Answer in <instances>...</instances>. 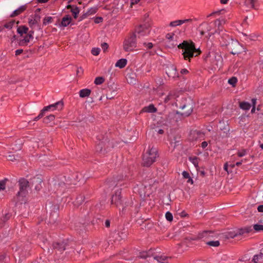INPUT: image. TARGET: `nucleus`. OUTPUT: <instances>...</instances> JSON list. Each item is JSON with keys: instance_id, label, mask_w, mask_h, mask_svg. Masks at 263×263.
Returning <instances> with one entry per match:
<instances>
[{"instance_id": "nucleus-1", "label": "nucleus", "mask_w": 263, "mask_h": 263, "mask_svg": "<svg viewBox=\"0 0 263 263\" xmlns=\"http://www.w3.org/2000/svg\"><path fill=\"white\" fill-rule=\"evenodd\" d=\"M166 46L169 48H173L177 46L182 49V55L185 60L190 61L194 57H197L201 53L200 49L196 48L195 43L191 41H184L179 43V37L174 33H168L165 35Z\"/></svg>"}, {"instance_id": "nucleus-2", "label": "nucleus", "mask_w": 263, "mask_h": 263, "mask_svg": "<svg viewBox=\"0 0 263 263\" xmlns=\"http://www.w3.org/2000/svg\"><path fill=\"white\" fill-rule=\"evenodd\" d=\"M88 178V176L85 175L82 178V174L78 173L73 174L71 177H68L67 179L66 176L61 175L55 180L54 185L57 192L58 194L63 193L67 188V185L76 184L79 182H80V184L84 183Z\"/></svg>"}, {"instance_id": "nucleus-3", "label": "nucleus", "mask_w": 263, "mask_h": 263, "mask_svg": "<svg viewBox=\"0 0 263 263\" xmlns=\"http://www.w3.org/2000/svg\"><path fill=\"white\" fill-rule=\"evenodd\" d=\"M42 180L39 177L33 178L30 182L22 178L19 180L20 190L16 196L17 201L21 203H25L26 201V196L28 191L33 185L35 190L39 191L41 187Z\"/></svg>"}, {"instance_id": "nucleus-4", "label": "nucleus", "mask_w": 263, "mask_h": 263, "mask_svg": "<svg viewBox=\"0 0 263 263\" xmlns=\"http://www.w3.org/2000/svg\"><path fill=\"white\" fill-rule=\"evenodd\" d=\"M223 23H224L223 20H216L215 21V27H217V29L215 30V32L219 34L221 33L222 35L221 39L224 40L223 45L227 46L229 45V48L232 50L231 51L232 54L234 55L240 53L243 48L242 46L237 41L232 40L229 35L222 33L223 30L221 25Z\"/></svg>"}, {"instance_id": "nucleus-5", "label": "nucleus", "mask_w": 263, "mask_h": 263, "mask_svg": "<svg viewBox=\"0 0 263 263\" xmlns=\"http://www.w3.org/2000/svg\"><path fill=\"white\" fill-rule=\"evenodd\" d=\"M123 46V49L126 52L134 51L137 46L136 34H133L128 38L125 39Z\"/></svg>"}, {"instance_id": "nucleus-6", "label": "nucleus", "mask_w": 263, "mask_h": 263, "mask_svg": "<svg viewBox=\"0 0 263 263\" xmlns=\"http://www.w3.org/2000/svg\"><path fill=\"white\" fill-rule=\"evenodd\" d=\"M121 194V189H117L112 196L111 202V204L116 205L117 207L122 205L123 208L121 211L123 212L125 208L128 206V203H127V202H123Z\"/></svg>"}, {"instance_id": "nucleus-7", "label": "nucleus", "mask_w": 263, "mask_h": 263, "mask_svg": "<svg viewBox=\"0 0 263 263\" xmlns=\"http://www.w3.org/2000/svg\"><path fill=\"white\" fill-rule=\"evenodd\" d=\"M205 60L209 62L212 66H218L219 63H221L222 60L221 56L215 51H210L205 56Z\"/></svg>"}, {"instance_id": "nucleus-8", "label": "nucleus", "mask_w": 263, "mask_h": 263, "mask_svg": "<svg viewBox=\"0 0 263 263\" xmlns=\"http://www.w3.org/2000/svg\"><path fill=\"white\" fill-rule=\"evenodd\" d=\"M167 260V256L155 254L152 249H149V263H168Z\"/></svg>"}, {"instance_id": "nucleus-9", "label": "nucleus", "mask_w": 263, "mask_h": 263, "mask_svg": "<svg viewBox=\"0 0 263 263\" xmlns=\"http://www.w3.org/2000/svg\"><path fill=\"white\" fill-rule=\"evenodd\" d=\"M185 101L186 102L183 104L180 105L179 107L182 110L186 109V110L181 113V115L182 116L187 117L192 114L194 106V104L190 99H189L188 101L185 99Z\"/></svg>"}, {"instance_id": "nucleus-10", "label": "nucleus", "mask_w": 263, "mask_h": 263, "mask_svg": "<svg viewBox=\"0 0 263 263\" xmlns=\"http://www.w3.org/2000/svg\"><path fill=\"white\" fill-rule=\"evenodd\" d=\"M110 145V142L107 141V139H105L104 141L99 142L97 144L96 148V151L99 153L104 154L109 150V147Z\"/></svg>"}, {"instance_id": "nucleus-11", "label": "nucleus", "mask_w": 263, "mask_h": 263, "mask_svg": "<svg viewBox=\"0 0 263 263\" xmlns=\"http://www.w3.org/2000/svg\"><path fill=\"white\" fill-rule=\"evenodd\" d=\"M166 73L169 78L173 79L179 77V73L177 69L173 65H171L166 67Z\"/></svg>"}, {"instance_id": "nucleus-12", "label": "nucleus", "mask_w": 263, "mask_h": 263, "mask_svg": "<svg viewBox=\"0 0 263 263\" xmlns=\"http://www.w3.org/2000/svg\"><path fill=\"white\" fill-rule=\"evenodd\" d=\"M148 32V30L146 25H141L136 29V37L139 39L143 38L144 36H146Z\"/></svg>"}, {"instance_id": "nucleus-13", "label": "nucleus", "mask_w": 263, "mask_h": 263, "mask_svg": "<svg viewBox=\"0 0 263 263\" xmlns=\"http://www.w3.org/2000/svg\"><path fill=\"white\" fill-rule=\"evenodd\" d=\"M158 157L159 154L157 148L156 147L151 148L149 150V164L155 162Z\"/></svg>"}, {"instance_id": "nucleus-14", "label": "nucleus", "mask_w": 263, "mask_h": 263, "mask_svg": "<svg viewBox=\"0 0 263 263\" xmlns=\"http://www.w3.org/2000/svg\"><path fill=\"white\" fill-rule=\"evenodd\" d=\"M63 102L61 101H58L54 104L49 105L47 106L44 107L43 111H46L48 110H54L56 109L61 110L63 107Z\"/></svg>"}, {"instance_id": "nucleus-15", "label": "nucleus", "mask_w": 263, "mask_h": 263, "mask_svg": "<svg viewBox=\"0 0 263 263\" xmlns=\"http://www.w3.org/2000/svg\"><path fill=\"white\" fill-rule=\"evenodd\" d=\"M126 178H128L127 175L123 176L117 177L114 180H109L107 181L106 184L110 187L111 186L115 184V186H121L122 184L120 183L119 182L122 180H125Z\"/></svg>"}, {"instance_id": "nucleus-16", "label": "nucleus", "mask_w": 263, "mask_h": 263, "mask_svg": "<svg viewBox=\"0 0 263 263\" xmlns=\"http://www.w3.org/2000/svg\"><path fill=\"white\" fill-rule=\"evenodd\" d=\"M214 232L212 231H203L198 234V238L203 239L204 240L213 237Z\"/></svg>"}, {"instance_id": "nucleus-17", "label": "nucleus", "mask_w": 263, "mask_h": 263, "mask_svg": "<svg viewBox=\"0 0 263 263\" xmlns=\"http://www.w3.org/2000/svg\"><path fill=\"white\" fill-rule=\"evenodd\" d=\"M52 246L56 254H58V253H61L62 252L66 249L65 244L64 242H55L53 243Z\"/></svg>"}, {"instance_id": "nucleus-18", "label": "nucleus", "mask_w": 263, "mask_h": 263, "mask_svg": "<svg viewBox=\"0 0 263 263\" xmlns=\"http://www.w3.org/2000/svg\"><path fill=\"white\" fill-rule=\"evenodd\" d=\"M32 33L33 32H29L23 39L20 40L19 44L21 46L26 45L31 40L33 39Z\"/></svg>"}, {"instance_id": "nucleus-19", "label": "nucleus", "mask_w": 263, "mask_h": 263, "mask_svg": "<svg viewBox=\"0 0 263 263\" xmlns=\"http://www.w3.org/2000/svg\"><path fill=\"white\" fill-rule=\"evenodd\" d=\"M71 17L68 15L63 17L62 19L61 24L59 25V27H65L68 26L71 22Z\"/></svg>"}, {"instance_id": "nucleus-20", "label": "nucleus", "mask_w": 263, "mask_h": 263, "mask_svg": "<svg viewBox=\"0 0 263 263\" xmlns=\"http://www.w3.org/2000/svg\"><path fill=\"white\" fill-rule=\"evenodd\" d=\"M192 19H185L180 20H176L170 22L169 26L172 27L180 26L185 23L191 22Z\"/></svg>"}, {"instance_id": "nucleus-21", "label": "nucleus", "mask_w": 263, "mask_h": 263, "mask_svg": "<svg viewBox=\"0 0 263 263\" xmlns=\"http://www.w3.org/2000/svg\"><path fill=\"white\" fill-rule=\"evenodd\" d=\"M26 8L25 5H22L20 6L18 9L15 10L13 11L12 13L11 14V17H14L15 16L18 15L22 12H23Z\"/></svg>"}, {"instance_id": "nucleus-22", "label": "nucleus", "mask_w": 263, "mask_h": 263, "mask_svg": "<svg viewBox=\"0 0 263 263\" xmlns=\"http://www.w3.org/2000/svg\"><path fill=\"white\" fill-rule=\"evenodd\" d=\"M146 187L143 186V185H141L139 189V194L141 198L143 199H146V198L148 196V195L146 194V192L145 191Z\"/></svg>"}, {"instance_id": "nucleus-23", "label": "nucleus", "mask_w": 263, "mask_h": 263, "mask_svg": "<svg viewBox=\"0 0 263 263\" xmlns=\"http://www.w3.org/2000/svg\"><path fill=\"white\" fill-rule=\"evenodd\" d=\"M91 93V90L89 89L85 88L81 89L79 91V95L80 97L81 98H85L88 97Z\"/></svg>"}, {"instance_id": "nucleus-24", "label": "nucleus", "mask_w": 263, "mask_h": 263, "mask_svg": "<svg viewBox=\"0 0 263 263\" xmlns=\"http://www.w3.org/2000/svg\"><path fill=\"white\" fill-rule=\"evenodd\" d=\"M127 64V60L125 59H121L119 60L116 63V67L123 68Z\"/></svg>"}, {"instance_id": "nucleus-25", "label": "nucleus", "mask_w": 263, "mask_h": 263, "mask_svg": "<svg viewBox=\"0 0 263 263\" xmlns=\"http://www.w3.org/2000/svg\"><path fill=\"white\" fill-rule=\"evenodd\" d=\"M251 105L248 102H239V107L245 110H248L250 109Z\"/></svg>"}, {"instance_id": "nucleus-26", "label": "nucleus", "mask_w": 263, "mask_h": 263, "mask_svg": "<svg viewBox=\"0 0 263 263\" xmlns=\"http://www.w3.org/2000/svg\"><path fill=\"white\" fill-rule=\"evenodd\" d=\"M98 8L97 7H93L89 8L86 13L84 14L83 18H85L87 16L95 14Z\"/></svg>"}, {"instance_id": "nucleus-27", "label": "nucleus", "mask_w": 263, "mask_h": 263, "mask_svg": "<svg viewBox=\"0 0 263 263\" xmlns=\"http://www.w3.org/2000/svg\"><path fill=\"white\" fill-rule=\"evenodd\" d=\"M189 161L192 162L194 166L197 168L198 167L199 158L196 156L190 157L189 158Z\"/></svg>"}, {"instance_id": "nucleus-28", "label": "nucleus", "mask_w": 263, "mask_h": 263, "mask_svg": "<svg viewBox=\"0 0 263 263\" xmlns=\"http://www.w3.org/2000/svg\"><path fill=\"white\" fill-rule=\"evenodd\" d=\"M182 176L185 179H187V182L189 183H191V184H193V180L192 178L190 177L189 173L186 171H183L182 173Z\"/></svg>"}, {"instance_id": "nucleus-29", "label": "nucleus", "mask_w": 263, "mask_h": 263, "mask_svg": "<svg viewBox=\"0 0 263 263\" xmlns=\"http://www.w3.org/2000/svg\"><path fill=\"white\" fill-rule=\"evenodd\" d=\"M84 200V197L83 195H80L74 201V205L79 206L83 203Z\"/></svg>"}, {"instance_id": "nucleus-30", "label": "nucleus", "mask_w": 263, "mask_h": 263, "mask_svg": "<svg viewBox=\"0 0 263 263\" xmlns=\"http://www.w3.org/2000/svg\"><path fill=\"white\" fill-rule=\"evenodd\" d=\"M68 8H71V12H72L74 18H76L78 16V14L79 13V9L78 7H73L69 5Z\"/></svg>"}, {"instance_id": "nucleus-31", "label": "nucleus", "mask_w": 263, "mask_h": 263, "mask_svg": "<svg viewBox=\"0 0 263 263\" xmlns=\"http://www.w3.org/2000/svg\"><path fill=\"white\" fill-rule=\"evenodd\" d=\"M28 30V28L25 26H20L17 29L18 33H19L21 36H22L23 34H26Z\"/></svg>"}, {"instance_id": "nucleus-32", "label": "nucleus", "mask_w": 263, "mask_h": 263, "mask_svg": "<svg viewBox=\"0 0 263 263\" xmlns=\"http://www.w3.org/2000/svg\"><path fill=\"white\" fill-rule=\"evenodd\" d=\"M176 97H177V96L176 95V93L174 91H171L169 93V94L165 98L164 102L165 103H167L169 101H171L173 99H175Z\"/></svg>"}, {"instance_id": "nucleus-33", "label": "nucleus", "mask_w": 263, "mask_h": 263, "mask_svg": "<svg viewBox=\"0 0 263 263\" xmlns=\"http://www.w3.org/2000/svg\"><path fill=\"white\" fill-rule=\"evenodd\" d=\"M251 230L250 228H247L245 229H241L238 230V232L236 233L234 236H236L238 235H242L245 233H249Z\"/></svg>"}, {"instance_id": "nucleus-34", "label": "nucleus", "mask_w": 263, "mask_h": 263, "mask_svg": "<svg viewBox=\"0 0 263 263\" xmlns=\"http://www.w3.org/2000/svg\"><path fill=\"white\" fill-rule=\"evenodd\" d=\"M54 118L55 117L53 115H50L44 118L43 122L45 123L48 124L53 121L54 119Z\"/></svg>"}, {"instance_id": "nucleus-35", "label": "nucleus", "mask_w": 263, "mask_h": 263, "mask_svg": "<svg viewBox=\"0 0 263 263\" xmlns=\"http://www.w3.org/2000/svg\"><path fill=\"white\" fill-rule=\"evenodd\" d=\"M159 28L155 26H151L149 23V33L153 32L154 33H158L159 31Z\"/></svg>"}, {"instance_id": "nucleus-36", "label": "nucleus", "mask_w": 263, "mask_h": 263, "mask_svg": "<svg viewBox=\"0 0 263 263\" xmlns=\"http://www.w3.org/2000/svg\"><path fill=\"white\" fill-rule=\"evenodd\" d=\"M105 81L104 78L102 77H97L95 80V84L96 85H100L102 84Z\"/></svg>"}, {"instance_id": "nucleus-37", "label": "nucleus", "mask_w": 263, "mask_h": 263, "mask_svg": "<svg viewBox=\"0 0 263 263\" xmlns=\"http://www.w3.org/2000/svg\"><path fill=\"white\" fill-rule=\"evenodd\" d=\"M260 259H263V255L261 252H260V253L258 255H254L253 256L252 260L254 262L256 263L259 261Z\"/></svg>"}, {"instance_id": "nucleus-38", "label": "nucleus", "mask_w": 263, "mask_h": 263, "mask_svg": "<svg viewBox=\"0 0 263 263\" xmlns=\"http://www.w3.org/2000/svg\"><path fill=\"white\" fill-rule=\"evenodd\" d=\"M253 228L256 232L263 231V224H255L253 226Z\"/></svg>"}, {"instance_id": "nucleus-39", "label": "nucleus", "mask_w": 263, "mask_h": 263, "mask_svg": "<svg viewBox=\"0 0 263 263\" xmlns=\"http://www.w3.org/2000/svg\"><path fill=\"white\" fill-rule=\"evenodd\" d=\"M206 244L212 247H218L219 246L220 243L219 241L218 240L216 241H209L206 242Z\"/></svg>"}, {"instance_id": "nucleus-40", "label": "nucleus", "mask_w": 263, "mask_h": 263, "mask_svg": "<svg viewBox=\"0 0 263 263\" xmlns=\"http://www.w3.org/2000/svg\"><path fill=\"white\" fill-rule=\"evenodd\" d=\"M52 17L51 16H47L44 18L43 20V24L44 25H47V24L52 22Z\"/></svg>"}, {"instance_id": "nucleus-41", "label": "nucleus", "mask_w": 263, "mask_h": 263, "mask_svg": "<svg viewBox=\"0 0 263 263\" xmlns=\"http://www.w3.org/2000/svg\"><path fill=\"white\" fill-rule=\"evenodd\" d=\"M7 181V179H5L4 180H0V191H4L6 189V182Z\"/></svg>"}, {"instance_id": "nucleus-42", "label": "nucleus", "mask_w": 263, "mask_h": 263, "mask_svg": "<svg viewBox=\"0 0 263 263\" xmlns=\"http://www.w3.org/2000/svg\"><path fill=\"white\" fill-rule=\"evenodd\" d=\"M11 216V215L9 213V212H7L6 211H5V213L3 214V216L1 218V219L3 221H5L9 219Z\"/></svg>"}, {"instance_id": "nucleus-43", "label": "nucleus", "mask_w": 263, "mask_h": 263, "mask_svg": "<svg viewBox=\"0 0 263 263\" xmlns=\"http://www.w3.org/2000/svg\"><path fill=\"white\" fill-rule=\"evenodd\" d=\"M165 218L168 221H172L173 219V216L172 214L170 212H167L165 213Z\"/></svg>"}, {"instance_id": "nucleus-44", "label": "nucleus", "mask_w": 263, "mask_h": 263, "mask_svg": "<svg viewBox=\"0 0 263 263\" xmlns=\"http://www.w3.org/2000/svg\"><path fill=\"white\" fill-rule=\"evenodd\" d=\"M100 52V49L99 48H93L91 50V53L93 55H98Z\"/></svg>"}, {"instance_id": "nucleus-45", "label": "nucleus", "mask_w": 263, "mask_h": 263, "mask_svg": "<svg viewBox=\"0 0 263 263\" xmlns=\"http://www.w3.org/2000/svg\"><path fill=\"white\" fill-rule=\"evenodd\" d=\"M139 257L141 258L146 259L148 257V252L147 251L140 252Z\"/></svg>"}, {"instance_id": "nucleus-46", "label": "nucleus", "mask_w": 263, "mask_h": 263, "mask_svg": "<svg viewBox=\"0 0 263 263\" xmlns=\"http://www.w3.org/2000/svg\"><path fill=\"white\" fill-rule=\"evenodd\" d=\"M237 80L235 77H233L230 79L228 81V83L232 85H235L237 83Z\"/></svg>"}, {"instance_id": "nucleus-47", "label": "nucleus", "mask_w": 263, "mask_h": 263, "mask_svg": "<svg viewBox=\"0 0 263 263\" xmlns=\"http://www.w3.org/2000/svg\"><path fill=\"white\" fill-rule=\"evenodd\" d=\"M157 111V108L153 104H149V112L153 113Z\"/></svg>"}, {"instance_id": "nucleus-48", "label": "nucleus", "mask_w": 263, "mask_h": 263, "mask_svg": "<svg viewBox=\"0 0 263 263\" xmlns=\"http://www.w3.org/2000/svg\"><path fill=\"white\" fill-rule=\"evenodd\" d=\"M202 30H201V34H203L206 31H210L211 28L210 26H202Z\"/></svg>"}, {"instance_id": "nucleus-49", "label": "nucleus", "mask_w": 263, "mask_h": 263, "mask_svg": "<svg viewBox=\"0 0 263 263\" xmlns=\"http://www.w3.org/2000/svg\"><path fill=\"white\" fill-rule=\"evenodd\" d=\"M247 154V151L246 149H242L241 151H239L237 153V155L238 157H242L244 156H245Z\"/></svg>"}, {"instance_id": "nucleus-50", "label": "nucleus", "mask_w": 263, "mask_h": 263, "mask_svg": "<svg viewBox=\"0 0 263 263\" xmlns=\"http://www.w3.org/2000/svg\"><path fill=\"white\" fill-rule=\"evenodd\" d=\"M44 112H45V111H43V109H42L41 110V112L40 113V114L37 117H36L35 118H34L33 121H36L39 120L40 119H41V118H42L44 116Z\"/></svg>"}, {"instance_id": "nucleus-51", "label": "nucleus", "mask_w": 263, "mask_h": 263, "mask_svg": "<svg viewBox=\"0 0 263 263\" xmlns=\"http://www.w3.org/2000/svg\"><path fill=\"white\" fill-rule=\"evenodd\" d=\"M7 158L9 161H13L14 160L16 159L15 156L13 154H11V153H10V154H9L7 156Z\"/></svg>"}, {"instance_id": "nucleus-52", "label": "nucleus", "mask_w": 263, "mask_h": 263, "mask_svg": "<svg viewBox=\"0 0 263 263\" xmlns=\"http://www.w3.org/2000/svg\"><path fill=\"white\" fill-rule=\"evenodd\" d=\"M143 220H144V221H146L147 218H145V217H143L141 219H138L137 220L138 224H139L140 225H141L143 223Z\"/></svg>"}, {"instance_id": "nucleus-53", "label": "nucleus", "mask_w": 263, "mask_h": 263, "mask_svg": "<svg viewBox=\"0 0 263 263\" xmlns=\"http://www.w3.org/2000/svg\"><path fill=\"white\" fill-rule=\"evenodd\" d=\"M102 48L104 51H105L108 47V44L106 43H103L101 44Z\"/></svg>"}, {"instance_id": "nucleus-54", "label": "nucleus", "mask_w": 263, "mask_h": 263, "mask_svg": "<svg viewBox=\"0 0 263 263\" xmlns=\"http://www.w3.org/2000/svg\"><path fill=\"white\" fill-rule=\"evenodd\" d=\"M103 20V18L101 17H96L95 20V22L96 24H98L100 22H101Z\"/></svg>"}, {"instance_id": "nucleus-55", "label": "nucleus", "mask_w": 263, "mask_h": 263, "mask_svg": "<svg viewBox=\"0 0 263 263\" xmlns=\"http://www.w3.org/2000/svg\"><path fill=\"white\" fill-rule=\"evenodd\" d=\"M140 0H130V6L132 7V6L134 5L138 4L139 2H140Z\"/></svg>"}, {"instance_id": "nucleus-56", "label": "nucleus", "mask_w": 263, "mask_h": 263, "mask_svg": "<svg viewBox=\"0 0 263 263\" xmlns=\"http://www.w3.org/2000/svg\"><path fill=\"white\" fill-rule=\"evenodd\" d=\"M83 72V70L81 67H79L77 70V74L79 75V74H82Z\"/></svg>"}, {"instance_id": "nucleus-57", "label": "nucleus", "mask_w": 263, "mask_h": 263, "mask_svg": "<svg viewBox=\"0 0 263 263\" xmlns=\"http://www.w3.org/2000/svg\"><path fill=\"white\" fill-rule=\"evenodd\" d=\"M180 73L182 74H186L189 73V71L186 69H182L180 71Z\"/></svg>"}, {"instance_id": "nucleus-58", "label": "nucleus", "mask_w": 263, "mask_h": 263, "mask_svg": "<svg viewBox=\"0 0 263 263\" xmlns=\"http://www.w3.org/2000/svg\"><path fill=\"white\" fill-rule=\"evenodd\" d=\"M208 146V142L206 141H203L201 144V146L202 148H205Z\"/></svg>"}, {"instance_id": "nucleus-59", "label": "nucleus", "mask_w": 263, "mask_h": 263, "mask_svg": "<svg viewBox=\"0 0 263 263\" xmlns=\"http://www.w3.org/2000/svg\"><path fill=\"white\" fill-rule=\"evenodd\" d=\"M23 49H17L15 51V55H18L21 54L23 52Z\"/></svg>"}, {"instance_id": "nucleus-60", "label": "nucleus", "mask_w": 263, "mask_h": 263, "mask_svg": "<svg viewBox=\"0 0 263 263\" xmlns=\"http://www.w3.org/2000/svg\"><path fill=\"white\" fill-rule=\"evenodd\" d=\"M143 165L144 166H147L148 165V162H147V159L146 158H145V156H144L143 157Z\"/></svg>"}, {"instance_id": "nucleus-61", "label": "nucleus", "mask_w": 263, "mask_h": 263, "mask_svg": "<svg viewBox=\"0 0 263 263\" xmlns=\"http://www.w3.org/2000/svg\"><path fill=\"white\" fill-rule=\"evenodd\" d=\"M223 169L224 170V171L227 172L228 173H229V172L228 171V163H226L224 164V166H223Z\"/></svg>"}, {"instance_id": "nucleus-62", "label": "nucleus", "mask_w": 263, "mask_h": 263, "mask_svg": "<svg viewBox=\"0 0 263 263\" xmlns=\"http://www.w3.org/2000/svg\"><path fill=\"white\" fill-rule=\"evenodd\" d=\"M257 210L259 212H263V204L259 205L257 208Z\"/></svg>"}, {"instance_id": "nucleus-63", "label": "nucleus", "mask_w": 263, "mask_h": 263, "mask_svg": "<svg viewBox=\"0 0 263 263\" xmlns=\"http://www.w3.org/2000/svg\"><path fill=\"white\" fill-rule=\"evenodd\" d=\"M105 226L106 227L108 228L110 227V220L108 219L106 220L105 222Z\"/></svg>"}, {"instance_id": "nucleus-64", "label": "nucleus", "mask_w": 263, "mask_h": 263, "mask_svg": "<svg viewBox=\"0 0 263 263\" xmlns=\"http://www.w3.org/2000/svg\"><path fill=\"white\" fill-rule=\"evenodd\" d=\"M36 23V21L35 20H30L29 21V24L30 26H32Z\"/></svg>"}]
</instances>
